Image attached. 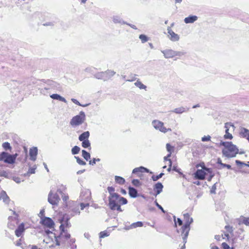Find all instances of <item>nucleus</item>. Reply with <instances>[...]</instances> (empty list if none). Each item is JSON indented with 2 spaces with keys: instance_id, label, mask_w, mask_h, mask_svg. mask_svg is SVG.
<instances>
[{
  "instance_id": "obj_1",
  "label": "nucleus",
  "mask_w": 249,
  "mask_h": 249,
  "mask_svg": "<svg viewBox=\"0 0 249 249\" xmlns=\"http://www.w3.org/2000/svg\"><path fill=\"white\" fill-rule=\"evenodd\" d=\"M220 145L224 146L222 150V154L223 156L228 158L234 157L238 153V149L231 142H221Z\"/></svg>"
},
{
  "instance_id": "obj_2",
  "label": "nucleus",
  "mask_w": 249,
  "mask_h": 249,
  "mask_svg": "<svg viewBox=\"0 0 249 249\" xmlns=\"http://www.w3.org/2000/svg\"><path fill=\"white\" fill-rule=\"evenodd\" d=\"M183 215L185 223L181 228V236H182L183 242L185 244L190 229V225L193 222V219L192 218L190 217V215L188 213H184ZM184 247L185 244L181 247V249Z\"/></svg>"
},
{
  "instance_id": "obj_3",
  "label": "nucleus",
  "mask_w": 249,
  "mask_h": 249,
  "mask_svg": "<svg viewBox=\"0 0 249 249\" xmlns=\"http://www.w3.org/2000/svg\"><path fill=\"white\" fill-rule=\"evenodd\" d=\"M108 206L111 210L114 209L119 204H126L127 200L126 198L121 197L118 194H112V196H109Z\"/></svg>"
},
{
  "instance_id": "obj_4",
  "label": "nucleus",
  "mask_w": 249,
  "mask_h": 249,
  "mask_svg": "<svg viewBox=\"0 0 249 249\" xmlns=\"http://www.w3.org/2000/svg\"><path fill=\"white\" fill-rule=\"evenodd\" d=\"M45 232L46 235L44 236L43 242L46 244H49V248L60 245V241L54 233L49 230L46 231Z\"/></svg>"
},
{
  "instance_id": "obj_5",
  "label": "nucleus",
  "mask_w": 249,
  "mask_h": 249,
  "mask_svg": "<svg viewBox=\"0 0 249 249\" xmlns=\"http://www.w3.org/2000/svg\"><path fill=\"white\" fill-rule=\"evenodd\" d=\"M86 119L85 114L83 111H80L77 115L72 117L70 122V124L73 126H78L82 124Z\"/></svg>"
},
{
  "instance_id": "obj_6",
  "label": "nucleus",
  "mask_w": 249,
  "mask_h": 249,
  "mask_svg": "<svg viewBox=\"0 0 249 249\" xmlns=\"http://www.w3.org/2000/svg\"><path fill=\"white\" fill-rule=\"evenodd\" d=\"M152 125L155 129L163 133L172 131V129L170 128H167L164 126V123L158 120H154L152 121Z\"/></svg>"
},
{
  "instance_id": "obj_7",
  "label": "nucleus",
  "mask_w": 249,
  "mask_h": 249,
  "mask_svg": "<svg viewBox=\"0 0 249 249\" xmlns=\"http://www.w3.org/2000/svg\"><path fill=\"white\" fill-rule=\"evenodd\" d=\"M60 230H61V233L58 237V240L61 242H65L67 239H69L71 237L70 234L67 232V231L65 230L64 228V224H62L60 226Z\"/></svg>"
},
{
  "instance_id": "obj_8",
  "label": "nucleus",
  "mask_w": 249,
  "mask_h": 249,
  "mask_svg": "<svg viewBox=\"0 0 249 249\" xmlns=\"http://www.w3.org/2000/svg\"><path fill=\"white\" fill-rule=\"evenodd\" d=\"M48 202L53 205H57L60 198L56 193H53L51 191L48 195Z\"/></svg>"
},
{
  "instance_id": "obj_9",
  "label": "nucleus",
  "mask_w": 249,
  "mask_h": 249,
  "mask_svg": "<svg viewBox=\"0 0 249 249\" xmlns=\"http://www.w3.org/2000/svg\"><path fill=\"white\" fill-rule=\"evenodd\" d=\"M168 37L172 41H178L179 39V36L174 32L171 27L167 28Z\"/></svg>"
},
{
  "instance_id": "obj_10",
  "label": "nucleus",
  "mask_w": 249,
  "mask_h": 249,
  "mask_svg": "<svg viewBox=\"0 0 249 249\" xmlns=\"http://www.w3.org/2000/svg\"><path fill=\"white\" fill-rule=\"evenodd\" d=\"M231 127L233 128V130H234V126L232 124H231L230 123H226L225 124V128H226V134L224 135V137L225 139L231 140L233 138L232 135L229 132L230 128Z\"/></svg>"
},
{
  "instance_id": "obj_11",
  "label": "nucleus",
  "mask_w": 249,
  "mask_h": 249,
  "mask_svg": "<svg viewBox=\"0 0 249 249\" xmlns=\"http://www.w3.org/2000/svg\"><path fill=\"white\" fill-rule=\"evenodd\" d=\"M42 224L48 228H53L54 225V222L52 219L49 217H43L41 218Z\"/></svg>"
},
{
  "instance_id": "obj_12",
  "label": "nucleus",
  "mask_w": 249,
  "mask_h": 249,
  "mask_svg": "<svg viewBox=\"0 0 249 249\" xmlns=\"http://www.w3.org/2000/svg\"><path fill=\"white\" fill-rule=\"evenodd\" d=\"M161 53L163 54L165 58H172L175 57V51L171 49H166L161 51Z\"/></svg>"
},
{
  "instance_id": "obj_13",
  "label": "nucleus",
  "mask_w": 249,
  "mask_h": 249,
  "mask_svg": "<svg viewBox=\"0 0 249 249\" xmlns=\"http://www.w3.org/2000/svg\"><path fill=\"white\" fill-rule=\"evenodd\" d=\"M205 168H203V170H197L195 173V177L199 179H203L205 178V176L208 175V172L204 169Z\"/></svg>"
},
{
  "instance_id": "obj_14",
  "label": "nucleus",
  "mask_w": 249,
  "mask_h": 249,
  "mask_svg": "<svg viewBox=\"0 0 249 249\" xmlns=\"http://www.w3.org/2000/svg\"><path fill=\"white\" fill-rule=\"evenodd\" d=\"M37 154V148L36 147H34L30 149L29 155L30 156V160H35L36 159Z\"/></svg>"
},
{
  "instance_id": "obj_15",
  "label": "nucleus",
  "mask_w": 249,
  "mask_h": 249,
  "mask_svg": "<svg viewBox=\"0 0 249 249\" xmlns=\"http://www.w3.org/2000/svg\"><path fill=\"white\" fill-rule=\"evenodd\" d=\"M189 110L188 108H185L183 107H179L171 110V112H173L176 114H182L183 112H186Z\"/></svg>"
},
{
  "instance_id": "obj_16",
  "label": "nucleus",
  "mask_w": 249,
  "mask_h": 249,
  "mask_svg": "<svg viewBox=\"0 0 249 249\" xmlns=\"http://www.w3.org/2000/svg\"><path fill=\"white\" fill-rule=\"evenodd\" d=\"M198 18L196 16L191 15L184 18V21L185 23H193L197 20Z\"/></svg>"
},
{
  "instance_id": "obj_17",
  "label": "nucleus",
  "mask_w": 249,
  "mask_h": 249,
  "mask_svg": "<svg viewBox=\"0 0 249 249\" xmlns=\"http://www.w3.org/2000/svg\"><path fill=\"white\" fill-rule=\"evenodd\" d=\"M24 231V226L23 224L19 225L18 229L15 231V234L18 237L20 236Z\"/></svg>"
},
{
  "instance_id": "obj_18",
  "label": "nucleus",
  "mask_w": 249,
  "mask_h": 249,
  "mask_svg": "<svg viewBox=\"0 0 249 249\" xmlns=\"http://www.w3.org/2000/svg\"><path fill=\"white\" fill-rule=\"evenodd\" d=\"M80 197L82 200L88 201L90 199V193L89 191H87L84 193L82 192Z\"/></svg>"
},
{
  "instance_id": "obj_19",
  "label": "nucleus",
  "mask_w": 249,
  "mask_h": 249,
  "mask_svg": "<svg viewBox=\"0 0 249 249\" xmlns=\"http://www.w3.org/2000/svg\"><path fill=\"white\" fill-rule=\"evenodd\" d=\"M0 200H2L3 202L6 204L8 203L10 201L9 198L6 194L5 192L2 191L0 194Z\"/></svg>"
},
{
  "instance_id": "obj_20",
  "label": "nucleus",
  "mask_w": 249,
  "mask_h": 249,
  "mask_svg": "<svg viewBox=\"0 0 249 249\" xmlns=\"http://www.w3.org/2000/svg\"><path fill=\"white\" fill-rule=\"evenodd\" d=\"M163 187L162 184L160 182L155 184L154 190L156 192V195L160 194L162 192Z\"/></svg>"
},
{
  "instance_id": "obj_21",
  "label": "nucleus",
  "mask_w": 249,
  "mask_h": 249,
  "mask_svg": "<svg viewBox=\"0 0 249 249\" xmlns=\"http://www.w3.org/2000/svg\"><path fill=\"white\" fill-rule=\"evenodd\" d=\"M89 137V131H85L81 134L79 136V140L80 141H84L86 140H88Z\"/></svg>"
},
{
  "instance_id": "obj_22",
  "label": "nucleus",
  "mask_w": 249,
  "mask_h": 249,
  "mask_svg": "<svg viewBox=\"0 0 249 249\" xmlns=\"http://www.w3.org/2000/svg\"><path fill=\"white\" fill-rule=\"evenodd\" d=\"M94 76L98 79H102L104 81L107 80V76L105 71L98 72L94 75Z\"/></svg>"
},
{
  "instance_id": "obj_23",
  "label": "nucleus",
  "mask_w": 249,
  "mask_h": 249,
  "mask_svg": "<svg viewBox=\"0 0 249 249\" xmlns=\"http://www.w3.org/2000/svg\"><path fill=\"white\" fill-rule=\"evenodd\" d=\"M50 97L53 99L58 100L64 103H67L66 100L58 94H53L51 95Z\"/></svg>"
},
{
  "instance_id": "obj_24",
  "label": "nucleus",
  "mask_w": 249,
  "mask_h": 249,
  "mask_svg": "<svg viewBox=\"0 0 249 249\" xmlns=\"http://www.w3.org/2000/svg\"><path fill=\"white\" fill-rule=\"evenodd\" d=\"M148 172L149 170L146 168H144L143 167H140L138 168H135L133 170L132 173L133 174H136L138 172Z\"/></svg>"
},
{
  "instance_id": "obj_25",
  "label": "nucleus",
  "mask_w": 249,
  "mask_h": 249,
  "mask_svg": "<svg viewBox=\"0 0 249 249\" xmlns=\"http://www.w3.org/2000/svg\"><path fill=\"white\" fill-rule=\"evenodd\" d=\"M129 195L132 197H136L137 196V191L133 187H129Z\"/></svg>"
},
{
  "instance_id": "obj_26",
  "label": "nucleus",
  "mask_w": 249,
  "mask_h": 249,
  "mask_svg": "<svg viewBox=\"0 0 249 249\" xmlns=\"http://www.w3.org/2000/svg\"><path fill=\"white\" fill-rule=\"evenodd\" d=\"M239 223L244 224L246 226H249V217L241 216L240 218Z\"/></svg>"
},
{
  "instance_id": "obj_27",
  "label": "nucleus",
  "mask_w": 249,
  "mask_h": 249,
  "mask_svg": "<svg viewBox=\"0 0 249 249\" xmlns=\"http://www.w3.org/2000/svg\"><path fill=\"white\" fill-rule=\"evenodd\" d=\"M105 74L107 76V80L109 78H111V77H112L113 75H114L116 73L114 71L110 70H108L105 71Z\"/></svg>"
},
{
  "instance_id": "obj_28",
  "label": "nucleus",
  "mask_w": 249,
  "mask_h": 249,
  "mask_svg": "<svg viewBox=\"0 0 249 249\" xmlns=\"http://www.w3.org/2000/svg\"><path fill=\"white\" fill-rule=\"evenodd\" d=\"M143 226V223L142 222L138 221L135 223H132L127 229H134L137 227H141Z\"/></svg>"
},
{
  "instance_id": "obj_29",
  "label": "nucleus",
  "mask_w": 249,
  "mask_h": 249,
  "mask_svg": "<svg viewBox=\"0 0 249 249\" xmlns=\"http://www.w3.org/2000/svg\"><path fill=\"white\" fill-rule=\"evenodd\" d=\"M8 156V153L6 152H2L0 154V161H3L5 163L7 157Z\"/></svg>"
},
{
  "instance_id": "obj_30",
  "label": "nucleus",
  "mask_w": 249,
  "mask_h": 249,
  "mask_svg": "<svg viewBox=\"0 0 249 249\" xmlns=\"http://www.w3.org/2000/svg\"><path fill=\"white\" fill-rule=\"evenodd\" d=\"M134 85L138 88H139L141 89H145L146 88V86L143 85L140 81L139 80H137L135 83Z\"/></svg>"
},
{
  "instance_id": "obj_31",
  "label": "nucleus",
  "mask_w": 249,
  "mask_h": 249,
  "mask_svg": "<svg viewBox=\"0 0 249 249\" xmlns=\"http://www.w3.org/2000/svg\"><path fill=\"white\" fill-rule=\"evenodd\" d=\"M112 20L114 23L121 24L122 23H124L122 18L119 16H113L112 17Z\"/></svg>"
},
{
  "instance_id": "obj_32",
  "label": "nucleus",
  "mask_w": 249,
  "mask_h": 249,
  "mask_svg": "<svg viewBox=\"0 0 249 249\" xmlns=\"http://www.w3.org/2000/svg\"><path fill=\"white\" fill-rule=\"evenodd\" d=\"M115 181L119 184H123L124 183V179L119 176H115Z\"/></svg>"
},
{
  "instance_id": "obj_33",
  "label": "nucleus",
  "mask_w": 249,
  "mask_h": 249,
  "mask_svg": "<svg viewBox=\"0 0 249 249\" xmlns=\"http://www.w3.org/2000/svg\"><path fill=\"white\" fill-rule=\"evenodd\" d=\"M2 146L3 148L5 150L11 151L12 149V147L11 146L10 143L8 142H3L2 144Z\"/></svg>"
},
{
  "instance_id": "obj_34",
  "label": "nucleus",
  "mask_w": 249,
  "mask_h": 249,
  "mask_svg": "<svg viewBox=\"0 0 249 249\" xmlns=\"http://www.w3.org/2000/svg\"><path fill=\"white\" fill-rule=\"evenodd\" d=\"M15 162V161L14 160L12 155L8 153V156L7 157L6 160L5 161V163L8 164H13Z\"/></svg>"
},
{
  "instance_id": "obj_35",
  "label": "nucleus",
  "mask_w": 249,
  "mask_h": 249,
  "mask_svg": "<svg viewBox=\"0 0 249 249\" xmlns=\"http://www.w3.org/2000/svg\"><path fill=\"white\" fill-rule=\"evenodd\" d=\"M82 156L86 160H88L89 159H90V155L89 153L87 152L85 150H83L82 151Z\"/></svg>"
},
{
  "instance_id": "obj_36",
  "label": "nucleus",
  "mask_w": 249,
  "mask_h": 249,
  "mask_svg": "<svg viewBox=\"0 0 249 249\" xmlns=\"http://www.w3.org/2000/svg\"><path fill=\"white\" fill-rule=\"evenodd\" d=\"M204 169L208 172V174H209V177L208 178L207 180L208 181H211L214 175L212 173L211 169L205 167Z\"/></svg>"
},
{
  "instance_id": "obj_37",
  "label": "nucleus",
  "mask_w": 249,
  "mask_h": 249,
  "mask_svg": "<svg viewBox=\"0 0 249 249\" xmlns=\"http://www.w3.org/2000/svg\"><path fill=\"white\" fill-rule=\"evenodd\" d=\"M80 150V148L79 147L77 146H74L71 149V153L73 155H75L78 154Z\"/></svg>"
},
{
  "instance_id": "obj_38",
  "label": "nucleus",
  "mask_w": 249,
  "mask_h": 249,
  "mask_svg": "<svg viewBox=\"0 0 249 249\" xmlns=\"http://www.w3.org/2000/svg\"><path fill=\"white\" fill-rule=\"evenodd\" d=\"M82 146L84 148H88L90 146L89 141L88 140L82 141Z\"/></svg>"
},
{
  "instance_id": "obj_39",
  "label": "nucleus",
  "mask_w": 249,
  "mask_h": 249,
  "mask_svg": "<svg viewBox=\"0 0 249 249\" xmlns=\"http://www.w3.org/2000/svg\"><path fill=\"white\" fill-rule=\"evenodd\" d=\"M139 38L141 39L142 43H144L148 41V37L144 35H140Z\"/></svg>"
},
{
  "instance_id": "obj_40",
  "label": "nucleus",
  "mask_w": 249,
  "mask_h": 249,
  "mask_svg": "<svg viewBox=\"0 0 249 249\" xmlns=\"http://www.w3.org/2000/svg\"><path fill=\"white\" fill-rule=\"evenodd\" d=\"M76 159V161L77 162V163L80 164V165H85L86 164V163L85 161L82 160L81 159H80L78 157H76L75 156L74 157Z\"/></svg>"
},
{
  "instance_id": "obj_41",
  "label": "nucleus",
  "mask_w": 249,
  "mask_h": 249,
  "mask_svg": "<svg viewBox=\"0 0 249 249\" xmlns=\"http://www.w3.org/2000/svg\"><path fill=\"white\" fill-rule=\"evenodd\" d=\"M164 175L163 173H161L158 176H153L152 177V179L154 180V181H157L159 179H160V178H161L162 176Z\"/></svg>"
},
{
  "instance_id": "obj_42",
  "label": "nucleus",
  "mask_w": 249,
  "mask_h": 249,
  "mask_svg": "<svg viewBox=\"0 0 249 249\" xmlns=\"http://www.w3.org/2000/svg\"><path fill=\"white\" fill-rule=\"evenodd\" d=\"M60 223H61V225L62 224H64V229L65 228H67V227L69 228L70 226V223L68 222V219L66 221H64L63 220H61Z\"/></svg>"
},
{
  "instance_id": "obj_43",
  "label": "nucleus",
  "mask_w": 249,
  "mask_h": 249,
  "mask_svg": "<svg viewBox=\"0 0 249 249\" xmlns=\"http://www.w3.org/2000/svg\"><path fill=\"white\" fill-rule=\"evenodd\" d=\"M107 190L110 194L109 196H112V194H117V193H114L115 189L112 187H108L107 188Z\"/></svg>"
},
{
  "instance_id": "obj_44",
  "label": "nucleus",
  "mask_w": 249,
  "mask_h": 249,
  "mask_svg": "<svg viewBox=\"0 0 249 249\" xmlns=\"http://www.w3.org/2000/svg\"><path fill=\"white\" fill-rule=\"evenodd\" d=\"M17 246H20L23 249H27V247L24 246L21 242V240L20 239L16 243V244Z\"/></svg>"
},
{
  "instance_id": "obj_45",
  "label": "nucleus",
  "mask_w": 249,
  "mask_h": 249,
  "mask_svg": "<svg viewBox=\"0 0 249 249\" xmlns=\"http://www.w3.org/2000/svg\"><path fill=\"white\" fill-rule=\"evenodd\" d=\"M185 53L183 52L175 51V56L181 57L185 54Z\"/></svg>"
},
{
  "instance_id": "obj_46",
  "label": "nucleus",
  "mask_w": 249,
  "mask_h": 249,
  "mask_svg": "<svg viewBox=\"0 0 249 249\" xmlns=\"http://www.w3.org/2000/svg\"><path fill=\"white\" fill-rule=\"evenodd\" d=\"M71 101H72L73 103H74V104H76V105H77L80 106L87 107V106L88 105V104L85 105H81V104L79 102V101H78L77 100H76V99H73V98H72V99H71Z\"/></svg>"
},
{
  "instance_id": "obj_47",
  "label": "nucleus",
  "mask_w": 249,
  "mask_h": 249,
  "mask_svg": "<svg viewBox=\"0 0 249 249\" xmlns=\"http://www.w3.org/2000/svg\"><path fill=\"white\" fill-rule=\"evenodd\" d=\"M73 214H72L73 216L76 214H79L80 211H79L78 207H75L72 210Z\"/></svg>"
},
{
  "instance_id": "obj_48",
  "label": "nucleus",
  "mask_w": 249,
  "mask_h": 249,
  "mask_svg": "<svg viewBox=\"0 0 249 249\" xmlns=\"http://www.w3.org/2000/svg\"><path fill=\"white\" fill-rule=\"evenodd\" d=\"M211 140V136L209 135L208 136H205L203 137L201 139L202 141L203 142H206V141H209Z\"/></svg>"
},
{
  "instance_id": "obj_49",
  "label": "nucleus",
  "mask_w": 249,
  "mask_h": 249,
  "mask_svg": "<svg viewBox=\"0 0 249 249\" xmlns=\"http://www.w3.org/2000/svg\"><path fill=\"white\" fill-rule=\"evenodd\" d=\"M132 184L136 186H139L140 185V182L138 179H133L132 181Z\"/></svg>"
},
{
  "instance_id": "obj_50",
  "label": "nucleus",
  "mask_w": 249,
  "mask_h": 249,
  "mask_svg": "<svg viewBox=\"0 0 249 249\" xmlns=\"http://www.w3.org/2000/svg\"><path fill=\"white\" fill-rule=\"evenodd\" d=\"M108 234L106 231H102L100 233V238H104L105 237L108 236Z\"/></svg>"
},
{
  "instance_id": "obj_51",
  "label": "nucleus",
  "mask_w": 249,
  "mask_h": 249,
  "mask_svg": "<svg viewBox=\"0 0 249 249\" xmlns=\"http://www.w3.org/2000/svg\"><path fill=\"white\" fill-rule=\"evenodd\" d=\"M242 133L245 137H246L247 135L249 136V131L246 128H244L242 131Z\"/></svg>"
},
{
  "instance_id": "obj_52",
  "label": "nucleus",
  "mask_w": 249,
  "mask_h": 249,
  "mask_svg": "<svg viewBox=\"0 0 249 249\" xmlns=\"http://www.w3.org/2000/svg\"><path fill=\"white\" fill-rule=\"evenodd\" d=\"M100 160L99 159H96L94 158L92 160H90L89 161V163L90 164L93 165H94V164H95L96 163V161H99Z\"/></svg>"
},
{
  "instance_id": "obj_53",
  "label": "nucleus",
  "mask_w": 249,
  "mask_h": 249,
  "mask_svg": "<svg viewBox=\"0 0 249 249\" xmlns=\"http://www.w3.org/2000/svg\"><path fill=\"white\" fill-rule=\"evenodd\" d=\"M222 247L223 249H230V246L226 243L222 244Z\"/></svg>"
},
{
  "instance_id": "obj_54",
  "label": "nucleus",
  "mask_w": 249,
  "mask_h": 249,
  "mask_svg": "<svg viewBox=\"0 0 249 249\" xmlns=\"http://www.w3.org/2000/svg\"><path fill=\"white\" fill-rule=\"evenodd\" d=\"M89 206V203L85 204L84 203H81L80 204V206H81V210H83L84 208H85L86 207H88Z\"/></svg>"
},
{
  "instance_id": "obj_55",
  "label": "nucleus",
  "mask_w": 249,
  "mask_h": 249,
  "mask_svg": "<svg viewBox=\"0 0 249 249\" xmlns=\"http://www.w3.org/2000/svg\"><path fill=\"white\" fill-rule=\"evenodd\" d=\"M215 190H216V184H214L212 187V189L211 190V193L214 194L215 192Z\"/></svg>"
},
{
  "instance_id": "obj_56",
  "label": "nucleus",
  "mask_w": 249,
  "mask_h": 249,
  "mask_svg": "<svg viewBox=\"0 0 249 249\" xmlns=\"http://www.w3.org/2000/svg\"><path fill=\"white\" fill-rule=\"evenodd\" d=\"M36 168H30L28 172L29 174H34L35 173V169Z\"/></svg>"
},
{
  "instance_id": "obj_57",
  "label": "nucleus",
  "mask_w": 249,
  "mask_h": 249,
  "mask_svg": "<svg viewBox=\"0 0 249 249\" xmlns=\"http://www.w3.org/2000/svg\"><path fill=\"white\" fill-rule=\"evenodd\" d=\"M172 147L169 144H166V149L169 152H171Z\"/></svg>"
},
{
  "instance_id": "obj_58",
  "label": "nucleus",
  "mask_w": 249,
  "mask_h": 249,
  "mask_svg": "<svg viewBox=\"0 0 249 249\" xmlns=\"http://www.w3.org/2000/svg\"><path fill=\"white\" fill-rule=\"evenodd\" d=\"M224 167H227L228 169H231V166L229 164H222V167H220V168H224Z\"/></svg>"
},
{
  "instance_id": "obj_59",
  "label": "nucleus",
  "mask_w": 249,
  "mask_h": 249,
  "mask_svg": "<svg viewBox=\"0 0 249 249\" xmlns=\"http://www.w3.org/2000/svg\"><path fill=\"white\" fill-rule=\"evenodd\" d=\"M235 163L238 165H244L245 163L238 160H235Z\"/></svg>"
},
{
  "instance_id": "obj_60",
  "label": "nucleus",
  "mask_w": 249,
  "mask_h": 249,
  "mask_svg": "<svg viewBox=\"0 0 249 249\" xmlns=\"http://www.w3.org/2000/svg\"><path fill=\"white\" fill-rule=\"evenodd\" d=\"M156 203V206L160 209L161 210V211L165 213V211L164 210H163V208L160 205H159L157 202H155Z\"/></svg>"
},
{
  "instance_id": "obj_61",
  "label": "nucleus",
  "mask_w": 249,
  "mask_h": 249,
  "mask_svg": "<svg viewBox=\"0 0 249 249\" xmlns=\"http://www.w3.org/2000/svg\"><path fill=\"white\" fill-rule=\"evenodd\" d=\"M121 205V204H119V205H117V206H116V208H115L114 209H113V210H117V211H120V212H121L122 210V209H121V207H120V205Z\"/></svg>"
},
{
  "instance_id": "obj_62",
  "label": "nucleus",
  "mask_w": 249,
  "mask_h": 249,
  "mask_svg": "<svg viewBox=\"0 0 249 249\" xmlns=\"http://www.w3.org/2000/svg\"><path fill=\"white\" fill-rule=\"evenodd\" d=\"M62 199L64 201H67L68 199V198H69L68 196H66V195H62Z\"/></svg>"
},
{
  "instance_id": "obj_63",
  "label": "nucleus",
  "mask_w": 249,
  "mask_h": 249,
  "mask_svg": "<svg viewBox=\"0 0 249 249\" xmlns=\"http://www.w3.org/2000/svg\"><path fill=\"white\" fill-rule=\"evenodd\" d=\"M14 180L18 183H19L20 182V179L19 178H14Z\"/></svg>"
},
{
  "instance_id": "obj_64",
  "label": "nucleus",
  "mask_w": 249,
  "mask_h": 249,
  "mask_svg": "<svg viewBox=\"0 0 249 249\" xmlns=\"http://www.w3.org/2000/svg\"><path fill=\"white\" fill-rule=\"evenodd\" d=\"M12 156L13 157V158L14 160L15 161H16V159L17 157L18 156V154L17 153H16L15 154L12 155Z\"/></svg>"
}]
</instances>
